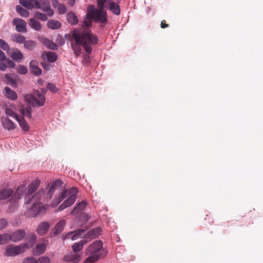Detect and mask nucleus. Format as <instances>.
Returning <instances> with one entry per match:
<instances>
[{
    "label": "nucleus",
    "mask_w": 263,
    "mask_h": 263,
    "mask_svg": "<svg viewBox=\"0 0 263 263\" xmlns=\"http://www.w3.org/2000/svg\"><path fill=\"white\" fill-rule=\"evenodd\" d=\"M40 184V180L39 179H36L28 185L27 189L26 184H22L19 186L14 194V197L17 199H20L24 196L25 204H32L29 211L31 216L33 217L40 214L46 209L45 205H41L42 198L45 195V191L43 189H40L37 193L31 196L32 194L37 190Z\"/></svg>",
    "instance_id": "1"
},
{
    "label": "nucleus",
    "mask_w": 263,
    "mask_h": 263,
    "mask_svg": "<svg viewBox=\"0 0 263 263\" xmlns=\"http://www.w3.org/2000/svg\"><path fill=\"white\" fill-rule=\"evenodd\" d=\"M72 37L76 44L71 43V46L77 56L81 53L80 46L83 47L87 54H91L92 46L96 45L99 41L98 37L92 33L90 29H74L72 32Z\"/></svg>",
    "instance_id": "2"
},
{
    "label": "nucleus",
    "mask_w": 263,
    "mask_h": 263,
    "mask_svg": "<svg viewBox=\"0 0 263 263\" xmlns=\"http://www.w3.org/2000/svg\"><path fill=\"white\" fill-rule=\"evenodd\" d=\"M47 92V90L45 88L41 89V92L37 91L36 95L37 99L32 94H26L24 96V99L25 102L28 103L26 106H22L21 108L20 112L24 117H28V118H31L32 108L31 106L33 107H37L43 106L46 100L45 95Z\"/></svg>",
    "instance_id": "3"
},
{
    "label": "nucleus",
    "mask_w": 263,
    "mask_h": 263,
    "mask_svg": "<svg viewBox=\"0 0 263 263\" xmlns=\"http://www.w3.org/2000/svg\"><path fill=\"white\" fill-rule=\"evenodd\" d=\"M78 193V190L76 187H72L68 191H64L58 196L55 197L51 202V206H57L64 199L68 196L67 199L65 200L58 208L59 211H63L65 209L71 205L75 202L76 199V195Z\"/></svg>",
    "instance_id": "4"
},
{
    "label": "nucleus",
    "mask_w": 263,
    "mask_h": 263,
    "mask_svg": "<svg viewBox=\"0 0 263 263\" xmlns=\"http://www.w3.org/2000/svg\"><path fill=\"white\" fill-rule=\"evenodd\" d=\"M101 230L100 228L92 229L85 233L84 229H78L68 233L65 239H71L72 240L78 239L80 237L85 236L87 239H92L97 238L100 234Z\"/></svg>",
    "instance_id": "5"
},
{
    "label": "nucleus",
    "mask_w": 263,
    "mask_h": 263,
    "mask_svg": "<svg viewBox=\"0 0 263 263\" xmlns=\"http://www.w3.org/2000/svg\"><path fill=\"white\" fill-rule=\"evenodd\" d=\"M87 16L92 18L96 22L105 23L107 21L106 11L103 9H96L92 5L88 6Z\"/></svg>",
    "instance_id": "6"
},
{
    "label": "nucleus",
    "mask_w": 263,
    "mask_h": 263,
    "mask_svg": "<svg viewBox=\"0 0 263 263\" xmlns=\"http://www.w3.org/2000/svg\"><path fill=\"white\" fill-rule=\"evenodd\" d=\"M103 243L101 240L95 241L92 243L87 249L86 253L91 255H97L99 259L104 256L105 251L102 249Z\"/></svg>",
    "instance_id": "7"
},
{
    "label": "nucleus",
    "mask_w": 263,
    "mask_h": 263,
    "mask_svg": "<svg viewBox=\"0 0 263 263\" xmlns=\"http://www.w3.org/2000/svg\"><path fill=\"white\" fill-rule=\"evenodd\" d=\"M36 9L47 12L49 17H52L54 15V11L51 8L50 3L48 0H37Z\"/></svg>",
    "instance_id": "8"
},
{
    "label": "nucleus",
    "mask_w": 263,
    "mask_h": 263,
    "mask_svg": "<svg viewBox=\"0 0 263 263\" xmlns=\"http://www.w3.org/2000/svg\"><path fill=\"white\" fill-rule=\"evenodd\" d=\"M21 254H22V247L21 246H15L10 244L6 247L4 254L6 256H16Z\"/></svg>",
    "instance_id": "9"
},
{
    "label": "nucleus",
    "mask_w": 263,
    "mask_h": 263,
    "mask_svg": "<svg viewBox=\"0 0 263 263\" xmlns=\"http://www.w3.org/2000/svg\"><path fill=\"white\" fill-rule=\"evenodd\" d=\"M63 183L62 181L60 179H57L52 183L51 186L49 187L45 197L46 201L51 199L55 190L57 188L61 187Z\"/></svg>",
    "instance_id": "10"
},
{
    "label": "nucleus",
    "mask_w": 263,
    "mask_h": 263,
    "mask_svg": "<svg viewBox=\"0 0 263 263\" xmlns=\"http://www.w3.org/2000/svg\"><path fill=\"white\" fill-rule=\"evenodd\" d=\"M81 253L70 252L64 256L63 261L68 263H79L81 260Z\"/></svg>",
    "instance_id": "11"
},
{
    "label": "nucleus",
    "mask_w": 263,
    "mask_h": 263,
    "mask_svg": "<svg viewBox=\"0 0 263 263\" xmlns=\"http://www.w3.org/2000/svg\"><path fill=\"white\" fill-rule=\"evenodd\" d=\"M12 23L15 26V29L18 32H26V23L21 18H15L13 19Z\"/></svg>",
    "instance_id": "12"
},
{
    "label": "nucleus",
    "mask_w": 263,
    "mask_h": 263,
    "mask_svg": "<svg viewBox=\"0 0 263 263\" xmlns=\"http://www.w3.org/2000/svg\"><path fill=\"white\" fill-rule=\"evenodd\" d=\"M11 241L16 242L23 240L26 236V233L24 230L20 229L15 231L11 234H10Z\"/></svg>",
    "instance_id": "13"
},
{
    "label": "nucleus",
    "mask_w": 263,
    "mask_h": 263,
    "mask_svg": "<svg viewBox=\"0 0 263 263\" xmlns=\"http://www.w3.org/2000/svg\"><path fill=\"white\" fill-rule=\"evenodd\" d=\"M66 222L64 220H61L55 226L51 232V236H56L60 234L64 230Z\"/></svg>",
    "instance_id": "14"
},
{
    "label": "nucleus",
    "mask_w": 263,
    "mask_h": 263,
    "mask_svg": "<svg viewBox=\"0 0 263 263\" xmlns=\"http://www.w3.org/2000/svg\"><path fill=\"white\" fill-rule=\"evenodd\" d=\"M49 229V223L47 221L41 222L36 229V232L41 236L44 235L47 233Z\"/></svg>",
    "instance_id": "15"
},
{
    "label": "nucleus",
    "mask_w": 263,
    "mask_h": 263,
    "mask_svg": "<svg viewBox=\"0 0 263 263\" xmlns=\"http://www.w3.org/2000/svg\"><path fill=\"white\" fill-rule=\"evenodd\" d=\"M20 3L28 9H36L37 0H19Z\"/></svg>",
    "instance_id": "16"
},
{
    "label": "nucleus",
    "mask_w": 263,
    "mask_h": 263,
    "mask_svg": "<svg viewBox=\"0 0 263 263\" xmlns=\"http://www.w3.org/2000/svg\"><path fill=\"white\" fill-rule=\"evenodd\" d=\"M42 58L44 61L47 60L48 62L53 63L57 61L58 57L54 52L45 51L42 54Z\"/></svg>",
    "instance_id": "17"
},
{
    "label": "nucleus",
    "mask_w": 263,
    "mask_h": 263,
    "mask_svg": "<svg viewBox=\"0 0 263 263\" xmlns=\"http://www.w3.org/2000/svg\"><path fill=\"white\" fill-rule=\"evenodd\" d=\"M4 95L7 99L12 101L16 100L18 97L16 92L8 86L5 88Z\"/></svg>",
    "instance_id": "18"
},
{
    "label": "nucleus",
    "mask_w": 263,
    "mask_h": 263,
    "mask_svg": "<svg viewBox=\"0 0 263 263\" xmlns=\"http://www.w3.org/2000/svg\"><path fill=\"white\" fill-rule=\"evenodd\" d=\"M86 239H84L79 242L74 243L72 246V249L73 253H80V251L83 249L84 245L87 243Z\"/></svg>",
    "instance_id": "19"
},
{
    "label": "nucleus",
    "mask_w": 263,
    "mask_h": 263,
    "mask_svg": "<svg viewBox=\"0 0 263 263\" xmlns=\"http://www.w3.org/2000/svg\"><path fill=\"white\" fill-rule=\"evenodd\" d=\"M108 8L115 15H118L120 13L119 6L111 0H108Z\"/></svg>",
    "instance_id": "20"
},
{
    "label": "nucleus",
    "mask_w": 263,
    "mask_h": 263,
    "mask_svg": "<svg viewBox=\"0 0 263 263\" xmlns=\"http://www.w3.org/2000/svg\"><path fill=\"white\" fill-rule=\"evenodd\" d=\"M46 246L44 243L37 244L35 248L32 250V254L34 255H39L42 254L45 251Z\"/></svg>",
    "instance_id": "21"
},
{
    "label": "nucleus",
    "mask_w": 263,
    "mask_h": 263,
    "mask_svg": "<svg viewBox=\"0 0 263 263\" xmlns=\"http://www.w3.org/2000/svg\"><path fill=\"white\" fill-rule=\"evenodd\" d=\"M87 205V202L86 201H82L79 202L77 205L74 208V209L71 212V214L72 215H75L78 214V213L82 211L84 208Z\"/></svg>",
    "instance_id": "22"
},
{
    "label": "nucleus",
    "mask_w": 263,
    "mask_h": 263,
    "mask_svg": "<svg viewBox=\"0 0 263 263\" xmlns=\"http://www.w3.org/2000/svg\"><path fill=\"white\" fill-rule=\"evenodd\" d=\"M67 22L72 25H76L78 23V18L73 12H69L66 15Z\"/></svg>",
    "instance_id": "23"
},
{
    "label": "nucleus",
    "mask_w": 263,
    "mask_h": 263,
    "mask_svg": "<svg viewBox=\"0 0 263 263\" xmlns=\"http://www.w3.org/2000/svg\"><path fill=\"white\" fill-rule=\"evenodd\" d=\"M92 18H90L89 16H87V13L86 14L84 20L82 24V28L80 29H90V28L92 26Z\"/></svg>",
    "instance_id": "24"
},
{
    "label": "nucleus",
    "mask_w": 263,
    "mask_h": 263,
    "mask_svg": "<svg viewBox=\"0 0 263 263\" xmlns=\"http://www.w3.org/2000/svg\"><path fill=\"white\" fill-rule=\"evenodd\" d=\"M42 43L44 45L51 50H56L58 48V46L55 43L47 38L43 39Z\"/></svg>",
    "instance_id": "25"
},
{
    "label": "nucleus",
    "mask_w": 263,
    "mask_h": 263,
    "mask_svg": "<svg viewBox=\"0 0 263 263\" xmlns=\"http://www.w3.org/2000/svg\"><path fill=\"white\" fill-rule=\"evenodd\" d=\"M47 26L51 29L55 30L61 28V24L57 20H49L47 22Z\"/></svg>",
    "instance_id": "26"
},
{
    "label": "nucleus",
    "mask_w": 263,
    "mask_h": 263,
    "mask_svg": "<svg viewBox=\"0 0 263 263\" xmlns=\"http://www.w3.org/2000/svg\"><path fill=\"white\" fill-rule=\"evenodd\" d=\"M3 125L4 127L8 130H13L16 127L15 124L8 118H6L3 122Z\"/></svg>",
    "instance_id": "27"
},
{
    "label": "nucleus",
    "mask_w": 263,
    "mask_h": 263,
    "mask_svg": "<svg viewBox=\"0 0 263 263\" xmlns=\"http://www.w3.org/2000/svg\"><path fill=\"white\" fill-rule=\"evenodd\" d=\"M13 193V191L11 189H5L0 191V200L8 198Z\"/></svg>",
    "instance_id": "28"
},
{
    "label": "nucleus",
    "mask_w": 263,
    "mask_h": 263,
    "mask_svg": "<svg viewBox=\"0 0 263 263\" xmlns=\"http://www.w3.org/2000/svg\"><path fill=\"white\" fill-rule=\"evenodd\" d=\"M29 25L31 28L36 31H39L42 28V25L41 23L34 18H31L30 19Z\"/></svg>",
    "instance_id": "29"
},
{
    "label": "nucleus",
    "mask_w": 263,
    "mask_h": 263,
    "mask_svg": "<svg viewBox=\"0 0 263 263\" xmlns=\"http://www.w3.org/2000/svg\"><path fill=\"white\" fill-rule=\"evenodd\" d=\"M11 73H6L5 75V78L9 82V84L14 87H16L17 86V82Z\"/></svg>",
    "instance_id": "30"
},
{
    "label": "nucleus",
    "mask_w": 263,
    "mask_h": 263,
    "mask_svg": "<svg viewBox=\"0 0 263 263\" xmlns=\"http://www.w3.org/2000/svg\"><path fill=\"white\" fill-rule=\"evenodd\" d=\"M36 46V42L33 40H25L24 43V47L29 50H32L35 48Z\"/></svg>",
    "instance_id": "31"
},
{
    "label": "nucleus",
    "mask_w": 263,
    "mask_h": 263,
    "mask_svg": "<svg viewBox=\"0 0 263 263\" xmlns=\"http://www.w3.org/2000/svg\"><path fill=\"white\" fill-rule=\"evenodd\" d=\"M16 120L18 122V123L20 124V126L24 131H28L29 130V125L24 119V117L20 118L18 117V118H17V119H16Z\"/></svg>",
    "instance_id": "32"
},
{
    "label": "nucleus",
    "mask_w": 263,
    "mask_h": 263,
    "mask_svg": "<svg viewBox=\"0 0 263 263\" xmlns=\"http://www.w3.org/2000/svg\"><path fill=\"white\" fill-rule=\"evenodd\" d=\"M16 10L23 17H27L29 16V12L21 6L17 5Z\"/></svg>",
    "instance_id": "33"
},
{
    "label": "nucleus",
    "mask_w": 263,
    "mask_h": 263,
    "mask_svg": "<svg viewBox=\"0 0 263 263\" xmlns=\"http://www.w3.org/2000/svg\"><path fill=\"white\" fill-rule=\"evenodd\" d=\"M10 241H11L10 234L8 233L0 234V245L7 244Z\"/></svg>",
    "instance_id": "34"
},
{
    "label": "nucleus",
    "mask_w": 263,
    "mask_h": 263,
    "mask_svg": "<svg viewBox=\"0 0 263 263\" xmlns=\"http://www.w3.org/2000/svg\"><path fill=\"white\" fill-rule=\"evenodd\" d=\"M12 37L13 41L17 43L24 44L25 41V37L21 34H15Z\"/></svg>",
    "instance_id": "35"
},
{
    "label": "nucleus",
    "mask_w": 263,
    "mask_h": 263,
    "mask_svg": "<svg viewBox=\"0 0 263 263\" xmlns=\"http://www.w3.org/2000/svg\"><path fill=\"white\" fill-rule=\"evenodd\" d=\"M10 57L13 60L16 62H18L23 59V54L20 50H17L16 52H13Z\"/></svg>",
    "instance_id": "36"
},
{
    "label": "nucleus",
    "mask_w": 263,
    "mask_h": 263,
    "mask_svg": "<svg viewBox=\"0 0 263 263\" xmlns=\"http://www.w3.org/2000/svg\"><path fill=\"white\" fill-rule=\"evenodd\" d=\"M35 17L42 21H46L48 19V15L41 12H36L34 14Z\"/></svg>",
    "instance_id": "37"
},
{
    "label": "nucleus",
    "mask_w": 263,
    "mask_h": 263,
    "mask_svg": "<svg viewBox=\"0 0 263 263\" xmlns=\"http://www.w3.org/2000/svg\"><path fill=\"white\" fill-rule=\"evenodd\" d=\"M99 260V256L97 255L89 256L84 261V263H93Z\"/></svg>",
    "instance_id": "38"
},
{
    "label": "nucleus",
    "mask_w": 263,
    "mask_h": 263,
    "mask_svg": "<svg viewBox=\"0 0 263 263\" xmlns=\"http://www.w3.org/2000/svg\"><path fill=\"white\" fill-rule=\"evenodd\" d=\"M5 113L7 116L14 118L15 119H17V118H18V116L9 108H6L5 109Z\"/></svg>",
    "instance_id": "39"
},
{
    "label": "nucleus",
    "mask_w": 263,
    "mask_h": 263,
    "mask_svg": "<svg viewBox=\"0 0 263 263\" xmlns=\"http://www.w3.org/2000/svg\"><path fill=\"white\" fill-rule=\"evenodd\" d=\"M0 48L5 51L10 50V47L8 44L4 40L0 39Z\"/></svg>",
    "instance_id": "40"
},
{
    "label": "nucleus",
    "mask_w": 263,
    "mask_h": 263,
    "mask_svg": "<svg viewBox=\"0 0 263 263\" xmlns=\"http://www.w3.org/2000/svg\"><path fill=\"white\" fill-rule=\"evenodd\" d=\"M17 72L20 74H25L28 71L27 67L24 65H20L16 68Z\"/></svg>",
    "instance_id": "41"
},
{
    "label": "nucleus",
    "mask_w": 263,
    "mask_h": 263,
    "mask_svg": "<svg viewBox=\"0 0 263 263\" xmlns=\"http://www.w3.org/2000/svg\"><path fill=\"white\" fill-rule=\"evenodd\" d=\"M37 263H50V259L48 256H43L36 260Z\"/></svg>",
    "instance_id": "42"
},
{
    "label": "nucleus",
    "mask_w": 263,
    "mask_h": 263,
    "mask_svg": "<svg viewBox=\"0 0 263 263\" xmlns=\"http://www.w3.org/2000/svg\"><path fill=\"white\" fill-rule=\"evenodd\" d=\"M47 87L48 90L53 93H55L58 90L54 84L49 82L47 83Z\"/></svg>",
    "instance_id": "43"
},
{
    "label": "nucleus",
    "mask_w": 263,
    "mask_h": 263,
    "mask_svg": "<svg viewBox=\"0 0 263 263\" xmlns=\"http://www.w3.org/2000/svg\"><path fill=\"white\" fill-rule=\"evenodd\" d=\"M57 9L59 11V14H63L65 13L67 10V8L65 6V5H64L63 4H62V3L61 5H59V6Z\"/></svg>",
    "instance_id": "44"
},
{
    "label": "nucleus",
    "mask_w": 263,
    "mask_h": 263,
    "mask_svg": "<svg viewBox=\"0 0 263 263\" xmlns=\"http://www.w3.org/2000/svg\"><path fill=\"white\" fill-rule=\"evenodd\" d=\"M4 61H6L7 63V67L10 68H13L15 66V63L12 61L11 60L9 59H7L6 58V60H5Z\"/></svg>",
    "instance_id": "45"
},
{
    "label": "nucleus",
    "mask_w": 263,
    "mask_h": 263,
    "mask_svg": "<svg viewBox=\"0 0 263 263\" xmlns=\"http://www.w3.org/2000/svg\"><path fill=\"white\" fill-rule=\"evenodd\" d=\"M31 71L33 74L36 76H39L42 74V69L38 66L32 69Z\"/></svg>",
    "instance_id": "46"
},
{
    "label": "nucleus",
    "mask_w": 263,
    "mask_h": 263,
    "mask_svg": "<svg viewBox=\"0 0 263 263\" xmlns=\"http://www.w3.org/2000/svg\"><path fill=\"white\" fill-rule=\"evenodd\" d=\"M23 263H37L36 259L33 257H28L25 258Z\"/></svg>",
    "instance_id": "47"
},
{
    "label": "nucleus",
    "mask_w": 263,
    "mask_h": 263,
    "mask_svg": "<svg viewBox=\"0 0 263 263\" xmlns=\"http://www.w3.org/2000/svg\"><path fill=\"white\" fill-rule=\"evenodd\" d=\"M97 5L98 9H104L105 3H108V0H97Z\"/></svg>",
    "instance_id": "48"
},
{
    "label": "nucleus",
    "mask_w": 263,
    "mask_h": 263,
    "mask_svg": "<svg viewBox=\"0 0 263 263\" xmlns=\"http://www.w3.org/2000/svg\"><path fill=\"white\" fill-rule=\"evenodd\" d=\"M43 68L46 70H49L51 67V64L47 62H43L41 63Z\"/></svg>",
    "instance_id": "49"
},
{
    "label": "nucleus",
    "mask_w": 263,
    "mask_h": 263,
    "mask_svg": "<svg viewBox=\"0 0 263 263\" xmlns=\"http://www.w3.org/2000/svg\"><path fill=\"white\" fill-rule=\"evenodd\" d=\"M88 54H84L83 55V62L85 64H89L90 62V57L89 56Z\"/></svg>",
    "instance_id": "50"
},
{
    "label": "nucleus",
    "mask_w": 263,
    "mask_h": 263,
    "mask_svg": "<svg viewBox=\"0 0 263 263\" xmlns=\"http://www.w3.org/2000/svg\"><path fill=\"white\" fill-rule=\"evenodd\" d=\"M37 64V62L36 60H31L29 63V66L30 68H31V70L33 68L38 66Z\"/></svg>",
    "instance_id": "51"
},
{
    "label": "nucleus",
    "mask_w": 263,
    "mask_h": 263,
    "mask_svg": "<svg viewBox=\"0 0 263 263\" xmlns=\"http://www.w3.org/2000/svg\"><path fill=\"white\" fill-rule=\"evenodd\" d=\"M7 221L5 219H2L0 220V226L2 228H5L7 225Z\"/></svg>",
    "instance_id": "52"
},
{
    "label": "nucleus",
    "mask_w": 263,
    "mask_h": 263,
    "mask_svg": "<svg viewBox=\"0 0 263 263\" xmlns=\"http://www.w3.org/2000/svg\"><path fill=\"white\" fill-rule=\"evenodd\" d=\"M61 3H59L58 0H52V5L55 8H58L59 6V5H61Z\"/></svg>",
    "instance_id": "53"
},
{
    "label": "nucleus",
    "mask_w": 263,
    "mask_h": 263,
    "mask_svg": "<svg viewBox=\"0 0 263 263\" xmlns=\"http://www.w3.org/2000/svg\"><path fill=\"white\" fill-rule=\"evenodd\" d=\"M6 60V56L5 53L0 49V61H4Z\"/></svg>",
    "instance_id": "54"
},
{
    "label": "nucleus",
    "mask_w": 263,
    "mask_h": 263,
    "mask_svg": "<svg viewBox=\"0 0 263 263\" xmlns=\"http://www.w3.org/2000/svg\"><path fill=\"white\" fill-rule=\"evenodd\" d=\"M7 68V65L4 63L0 62V71H4Z\"/></svg>",
    "instance_id": "55"
},
{
    "label": "nucleus",
    "mask_w": 263,
    "mask_h": 263,
    "mask_svg": "<svg viewBox=\"0 0 263 263\" xmlns=\"http://www.w3.org/2000/svg\"><path fill=\"white\" fill-rule=\"evenodd\" d=\"M18 246H21L22 247V253H24V249L28 248V245L27 243H24L23 245H19Z\"/></svg>",
    "instance_id": "56"
},
{
    "label": "nucleus",
    "mask_w": 263,
    "mask_h": 263,
    "mask_svg": "<svg viewBox=\"0 0 263 263\" xmlns=\"http://www.w3.org/2000/svg\"><path fill=\"white\" fill-rule=\"evenodd\" d=\"M30 240L33 242H34L36 240V236L35 234H32L31 235Z\"/></svg>",
    "instance_id": "57"
},
{
    "label": "nucleus",
    "mask_w": 263,
    "mask_h": 263,
    "mask_svg": "<svg viewBox=\"0 0 263 263\" xmlns=\"http://www.w3.org/2000/svg\"><path fill=\"white\" fill-rule=\"evenodd\" d=\"M67 1L71 6H74L76 3V0H67Z\"/></svg>",
    "instance_id": "58"
},
{
    "label": "nucleus",
    "mask_w": 263,
    "mask_h": 263,
    "mask_svg": "<svg viewBox=\"0 0 263 263\" xmlns=\"http://www.w3.org/2000/svg\"><path fill=\"white\" fill-rule=\"evenodd\" d=\"M168 26V24L163 23V21L161 22V28H165L166 27H167Z\"/></svg>",
    "instance_id": "59"
},
{
    "label": "nucleus",
    "mask_w": 263,
    "mask_h": 263,
    "mask_svg": "<svg viewBox=\"0 0 263 263\" xmlns=\"http://www.w3.org/2000/svg\"><path fill=\"white\" fill-rule=\"evenodd\" d=\"M68 35V34H65V37Z\"/></svg>",
    "instance_id": "60"
}]
</instances>
